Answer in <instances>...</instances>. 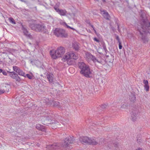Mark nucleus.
<instances>
[{
	"label": "nucleus",
	"instance_id": "1",
	"mask_svg": "<svg viewBox=\"0 0 150 150\" xmlns=\"http://www.w3.org/2000/svg\"><path fill=\"white\" fill-rule=\"evenodd\" d=\"M143 23L141 24V27L138 28L137 34L139 38L141 39L144 43L147 42L148 39L146 35L150 33V23L147 19L143 18Z\"/></svg>",
	"mask_w": 150,
	"mask_h": 150
},
{
	"label": "nucleus",
	"instance_id": "2",
	"mask_svg": "<svg viewBox=\"0 0 150 150\" xmlns=\"http://www.w3.org/2000/svg\"><path fill=\"white\" fill-rule=\"evenodd\" d=\"M74 140L73 136L68 137L64 140L62 143H54L47 145L46 148L49 150H58L61 148H68L73 143Z\"/></svg>",
	"mask_w": 150,
	"mask_h": 150
},
{
	"label": "nucleus",
	"instance_id": "3",
	"mask_svg": "<svg viewBox=\"0 0 150 150\" xmlns=\"http://www.w3.org/2000/svg\"><path fill=\"white\" fill-rule=\"evenodd\" d=\"M79 68L80 69V73L86 78L91 77L90 75L92 74L89 66L83 62H79L78 64Z\"/></svg>",
	"mask_w": 150,
	"mask_h": 150
},
{
	"label": "nucleus",
	"instance_id": "4",
	"mask_svg": "<svg viewBox=\"0 0 150 150\" xmlns=\"http://www.w3.org/2000/svg\"><path fill=\"white\" fill-rule=\"evenodd\" d=\"M65 48L61 46L59 47L55 51L51 50L50 54L52 58L55 59L58 57H61L65 53Z\"/></svg>",
	"mask_w": 150,
	"mask_h": 150
},
{
	"label": "nucleus",
	"instance_id": "5",
	"mask_svg": "<svg viewBox=\"0 0 150 150\" xmlns=\"http://www.w3.org/2000/svg\"><path fill=\"white\" fill-rule=\"evenodd\" d=\"M96 139H91L86 136L80 137L79 140L83 144H88L92 145H96L98 144Z\"/></svg>",
	"mask_w": 150,
	"mask_h": 150
},
{
	"label": "nucleus",
	"instance_id": "6",
	"mask_svg": "<svg viewBox=\"0 0 150 150\" xmlns=\"http://www.w3.org/2000/svg\"><path fill=\"white\" fill-rule=\"evenodd\" d=\"M29 26L32 30L38 32L44 31L45 28V26L44 24L42 23L38 24H35L33 23H30Z\"/></svg>",
	"mask_w": 150,
	"mask_h": 150
},
{
	"label": "nucleus",
	"instance_id": "7",
	"mask_svg": "<svg viewBox=\"0 0 150 150\" xmlns=\"http://www.w3.org/2000/svg\"><path fill=\"white\" fill-rule=\"evenodd\" d=\"M44 119L42 120V123L45 125H47V124H55L56 122L54 120H51V116L50 115H45L44 117Z\"/></svg>",
	"mask_w": 150,
	"mask_h": 150
},
{
	"label": "nucleus",
	"instance_id": "8",
	"mask_svg": "<svg viewBox=\"0 0 150 150\" xmlns=\"http://www.w3.org/2000/svg\"><path fill=\"white\" fill-rule=\"evenodd\" d=\"M54 33V34L57 37L66 38L67 36L64 30L62 29L56 28Z\"/></svg>",
	"mask_w": 150,
	"mask_h": 150
},
{
	"label": "nucleus",
	"instance_id": "9",
	"mask_svg": "<svg viewBox=\"0 0 150 150\" xmlns=\"http://www.w3.org/2000/svg\"><path fill=\"white\" fill-rule=\"evenodd\" d=\"M7 72L9 73V75L11 78L15 79L16 81L18 82H20L21 81V79L16 72L14 71L11 72L8 71Z\"/></svg>",
	"mask_w": 150,
	"mask_h": 150
},
{
	"label": "nucleus",
	"instance_id": "10",
	"mask_svg": "<svg viewBox=\"0 0 150 150\" xmlns=\"http://www.w3.org/2000/svg\"><path fill=\"white\" fill-rule=\"evenodd\" d=\"M67 57H70L72 59L76 60L79 58V56L76 53H75L74 52L71 51L66 53V58Z\"/></svg>",
	"mask_w": 150,
	"mask_h": 150
},
{
	"label": "nucleus",
	"instance_id": "11",
	"mask_svg": "<svg viewBox=\"0 0 150 150\" xmlns=\"http://www.w3.org/2000/svg\"><path fill=\"white\" fill-rule=\"evenodd\" d=\"M59 6V5L57 6H54V8L56 11L61 16H64L66 15L67 11L65 10L60 9L58 7Z\"/></svg>",
	"mask_w": 150,
	"mask_h": 150
},
{
	"label": "nucleus",
	"instance_id": "12",
	"mask_svg": "<svg viewBox=\"0 0 150 150\" xmlns=\"http://www.w3.org/2000/svg\"><path fill=\"white\" fill-rule=\"evenodd\" d=\"M22 29L23 30L24 35L29 38H30L32 37V36L28 31L26 28V26L23 25H22Z\"/></svg>",
	"mask_w": 150,
	"mask_h": 150
},
{
	"label": "nucleus",
	"instance_id": "13",
	"mask_svg": "<svg viewBox=\"0 0 150 150\" xmlns=\"http://www.w3.org/2000/svg\"><path fill=\"white\" fill-rule=\"evenodd\" d=\"M66 54L64 56L62 59H64V61H67V63L68 65H71L74 64L73 59L70 57L66 58Z\"/></svg>",
	"mask_w": 150,
	"mask_h": 150
},
{
	"label": "nucleus",
	"instance_id": "14",
	"mask_svg": "<svg viewBox=\"0 0 150 150\" xmlns=\"http://www.w3.org/2000/svg\"><path fill=\"white\" fill-rule=\"evenodd\" d=\"M36 128L44 132H46L45 127L40 124H37L36 126Z\"/></svg>",
	"mask_w": 150,
	"mask_h": 150
},
{
	"label": "nucleus",
	"instance_id": "15",
	"mask_svg": "<svg viewBox=\"0 0 150 150\" xmlns=\"http://www.w3.org/2000/svg\"><path fill=\"white\" fill-rule=\"evenodd\" d=\"M102 14L104 18L106 20H109L110 16L108 14V13L105 10L101 11Z\"/></svg>",
	"mask_w": 150,
	"mask_h": 150
},
{
	"label": "nucleus",
	"instance_id": "16",
	"mask_svg": "<svg viewBox=\"0 0 150 150\" xmlns=\"http://www.w3.org/2000/svg\"><path fill=\"white\" fill-rule=\"evenodd\" d=\"M137 111L136 110H133L131 112L132 120L133 121H135L136 119Z\"/></svg>",
	"mask_w": 150,
	"mask_h": 150
},
{
	"label": "nucleus",
	"instance_id": "17",
	"mask_svg": "<svg viewBox=\"0 0 150 150\" xmlns=\"http://www.w3.org/2000/svg\"><path fill=\"white\" fill-rule=\"evenodd\" d=\"M129 99L131 102L134 103L136 100V97L135 96V94L134 93H130L129 95Z\"/></svg>",
	"mask_w": 150,
	"mask_h": 150
},
{
	"label": "nucleus",
	"instance_id": "18",
	"mask_svg": "<svg viewBox=\"0 0 150 150\" xmlns=\"http://www.w3.org/2000/svg\"><path fill=\"white\" fill-rule=\"evenodd\" d=\"M52 76L53 74L49 72L47 73V78L49 82L50 83H52L53 82V77Z\"/></svg>",
	"mask_w": 150,
	"mask_h": 150
},
{
	"label": "nucleus",
	"instance_id": "19",
	"mask_svg": "<svg viewBox=\"0 0 150 150\" xmlns=\"http://www.w3.org/2000/svg\"><path fill=\"white\" fill-rule=\"evenodd\" d=\"M79 44L77 42H74L72 45L73 48L76 50H79Z\"/></svg>",
	"mask_w": 150,
	"mask_h": 150
},
{
	"label": "nucleus",
	"instance_id": "20",
	"mask_svg": "<svg viewBox=\"0 0 150 150\" xmlns=\"http://www.w3.org/2000/svg\"><path fill=\"white\" fill-rule=\"evenodd\" d=\"M53 107L56 108H59L61 105L60 103L58 101L53 100Z\"/></svg>",
	"mask_w": 150,
	"mask_h": 150
},
{
	"label": "nucleus",
	"instance_id": "21",
	"mask_svg": "<svg viewBox=\"0 0 150 150\" xmlns=\"http://www.w3.org/2000/svg\"><path fill=\"white\" fill-rule=\"evenodd\" d=\"M17 73L18 74V75L22 76L24 77L25 76H24L25 75V73L21 69L19 70V71H18V72Z\"/></svg>",
	"mask_w": 150,
	"mask_h": 150
},
{
	"label": "nucleus",
	"instance_id": "22",
	"mask_svg": "<svg viewBox=\"0 0 150 150\" xmlns=\"http://www.w3.org/2000/svg\"><path fill=\"white\" fill-rule=\"evenodd\" d=\"M10 88V86L9 84H6V86H5V88H4L3 90L5 92H8Z\"/></svg>",
	"mask_w": 150,
	"mask_h": 150
},
{
	"label": "nucleus",
	"instance_id": "23",
	"mask_svg": "<svg viewBox=\"0 0 150 150\" xmlns=\"http://www.w3.org/2000/svg\"><path fill=\"white\" fill-rule=\"evenodd\" d=\"M30 74H32V75H30V74H25V75H24L25 76H24V77H27L30 79H32L33 78V75L32 73H31Z\"/></svg>",
	"mask_w": 150,
	"mask_h": 150
},
{
	"label": "nucleus",
	"instance_id": "24",
	"mask_svg": "<svg viewBox=\"0 0 150 150\" xmlns=\"http://www.w3.org/2000/svg\"><path fill=\"white\" fill-rule=\"evenodd\" d=\"M38 61L37 60L33 59V60H30V63L32 64V65H37L38 64Z\"/></svg>",
	"mask_w": 150,
	"mask_h": 150
},
{
	"label": "nucleus",
	"instance_id": "25",
	"mask_svg": "<svg viewBox=\"0 0 150 150\" xmlns=\"http://www.w3.org/2000/svg\"><path fill=\"white\" fill-rule=\"evenodd\" d=\"M13 71H14V72H16V73L20 69V68L16 66H13Z\"/></svg>",
	"mask_w": 150,
	"mask_h": 150
},
{
	"label": "nucleus",
	"instance_id": "26",
	"mask_svg": "<svg viewBox=\"0 0 150 150\" xmlns=\"http://www.w3.org/2000/svg\"><path fill=\"white\" fill-rule=\"evenodd\" d=\"M53 101L48 100L45 102L46 105L47 106H50L52 105L53 104Z\"/></svg>",
	"mask_w": 150,
	"mask_h": 150
},
{
	"label": "nucleus",
	"instance_id": "27",
	"mask_svg": "<svg viewBox=\"0 0 150 150\" xmlns=\"http://www.w3.org/2000/svg\"><path fill=\"white\" fill-rule=\"evenodd\" d=\"M91 59L94 63H95L96 62H98V60L95 57V56L93 55L92 56V57Z\"/></svg>",
	"mask_w": 150,
	"mask_h": 150
},
{
	"label": "nucleus",
	"instance_id": "28",
	"mask_svg": "<svg viewBox=\"0 0 150 150\" xmlns=\"http://www.w3.org/2000/svg\"><path fill=\"white\" fill-rule=\"evenodd\" d=\"M86 56L87 58H90L91 59L92 56H93L91 53L90 52H87L86 53Z\"/></svg>",
	"mask_w": 150,
	"mask_h": 150
},
{
	"label": "nucleus",
	"instance_id": "29",
	"mask_svg": "<svg viewBox=\"0 0 150 150\" xmlns=\"http://www.w3.org/2000/svg\"><path fill=\"white\" fill-rule=\"evenodd\" d=\"M128 106V105L126 103H125L121 106V108H127Z\"/></svg>",
	"mask_w": 150,
	"mask_h": 150
},
{
	"label": "nucleus",
	"instance_id": "30",
	"mask_svg": "<svg viewBox=\"0 0 150 150\" xmlns=\"http://www.w3.org/2000/svg\"><path fill=\"white\" fill-rule=\"evenodd\" d=\"M10 22L13 23V24H15L16 22L14 19L12 18H9Z\"/></svg>",
	"mask_w": 150,
	"mask_h": 150
},
{
	"label": "nucleus",
	"instance_id": "31",
	"mask_svg": "<svg viewBox=\"0 0 150 150\" xmlns=\"http://www.w3.org/2000/svg\"><path fill=\"white\" fill-rule=\"evenodd\" d=\"M102 46L103 48V49L104 50V51H107V49L106 47V46L104 42H103L102 43Z\"/></svg>",
	"mask_w": 150,
	"mask_h": 150
},
{
	"label": "nucleus",
	"instance_id": "32",
	"mask_svg": "<svg viewBox=\"0 0 150 150\" xmlns=\"http://www.w3.org/2000/svg\"><path fill=\"white\" fill-rule=\"evenodd\" d=\"M144 89L146 91H147L149 90V85H144Z\"/></svg>",
	"mask_w": 150,
	"mask_h": 150
},
{
	"label": "nucleus",
	"instance_id": "33",
	"mask_svg": "<svg viewBox=\"0 0 150 150\" xmlns=\"http://www.w3.org/2000/svg\"><path fill=\"white\" fill-rule=\"evenodd\" d=\"M107 106V105L105 104H103L101 105V107L103 109H105L106 108Z\"/></svg>",
	"mask_w": 150,
	"mask_h": 150
},
{
	"label": "nucleus",
	"instance_id": "34",
	"mask_svg": "<svg viewBox=\"0 0 150 150\" xmlns=\"http://www.w3.org/2000/svg\"><path fill=\"white\" fill-rule=\"evenodd\" d=\"M65 24L67 28H69L70 29H72L74 30V28H73L69 26V25H68L66 23H65Z\"/></svg>",
	"mask_w": 150,
	"mask_h": 150
},
{
	"label": "nucleus",
	"instance_id": "35",
	"mask_svg": "<svg viewBox=\"0 0 150 150\" xmlns=\"http://www.w3.org/2000/svg\"><path fill=\"white\" fill-rule=\"evenodd\" d=\"M143 81L144 85H148V81L147 80H144Z\"/></svg>",
	"mask_w": 150,
	"mask_h": 150
},
{
	"label": "nucleus",
	"instance_id": "36",
	"mask_svg": "<svg viewBox=\"0 0 150 150\" xmlns=\"http://www.w3.org/2000/svg\"><path fill=\"white\" fill-rule=\"evenodd\" d=\"M116 39L118 41V43H119V42H121L120 41V39L118 36L117 35L116 36Z\"/></svg>",
	"mask_w": 150,
	"mask_h": 150
},
{
	"label": "nucleus",
	"instance_id": "37",
	"mask_svg": "<svg viewBox=\"0 0 150 150\" xmlns=\"http://www.w3.org/2000/svg\"><path fill=\"white\" fill-rule=\"evenodd\" d=\"M89 25L93 28V30L94 31L95 33H96V31L95 30V28L94 27V26L93 25H91V24H89Z\"/></svg>",
	"mask_w": 150,
	"mask_h": 150
},
{
	"label": "nucleus",
	"instance_id": "38",
	"mask_svg": "<svg viewBox=\"0 0 150 150\" xmlns=\"http://www.w3.org/2000/svg\"><path fill=\"white\" fill-rule=\"evenodd\" d=\"M122 46L121 45V42H119V48L120 49H122Z\"/></svg>",
	"mask_w": 150,
	"mask_h": 150
},
{
	"label": "nucleus",
	"instance_id": "39",
	"mask_svg": "<svg viewBox=\"0 0 150 150\" xmlns=\"http://www.w3.org/2000/svg\"><path fill=\"white\" fill-rule=\"evenodd\" d=\"M2 73L4 75L6 76L7 75V73L4 70H3V71Z\"/></svg>",
	"mask_w": 150,
	"mask_h": 150
},
{
	"label": "nucleus",
	"instance_id": "40",
	"mask_svg": "<svg viewBox=\"0 0 150 150\" xmlns=\"http://www.w3.org/2000/svg\"><path fill=\"white\" fill-rule=\"evenodd\" d=\"M94 40L97 42H100V40L99 39H98L97 38H94L93 39Z\"/></svg>",
	"mask_w": 150,
	"mask_h": 150
},
{
	"label": "nucleus",
	"instance_id": "41",
	"mask_svg": "<svg viewBox=\"0 0 150 150\" xmlns=\"http://www.w3.org/2000/svg\"><path fill=\"white\" fill-rule=\"evenodd\" d=\"M4 91L3 89H0V95L4 93Z\"/></svg>",
	"mask_w": 150,
	"mask_h": 150
},
{
	"label": "nucleus",
	"instance_id": "42",
	"mask_svg": "<svg viewBox=\"0 0 150 150\" xmlns=\"http://www.w3.org/2000/svg\"><path fill=\"white\" fill-rule=\"evenodd\" d=\"M113 145H114V146L115 147V148L116 147L117 148V146H118V145H117V144H113Z\"/></svg>",
	"mask_w": 150,
	"mask_h": 150
},
{
	"label": "nucleus",
	"instance_id": "43",
	"mask_svg": "<svg viewBox=\"0 0 150 150\" xmlns=\"http://www.w3.org/2000/svg\"><path fill=\"white\" fill-rule=\"evenodd\" d=\"M116 23H117V29L119 31L120 30V27H119V25L118 24Z\"/></svg>",
	"mask_w": 150,
	"mask_h": 150
},
{
	"label": "nucleus",
	"instance_id": "44",
	"mask_svg": "<svg viewBox=\"0 0 150 150\" xmlns=\"http://www.w3.org/2000/svg\"><path fill=\"white\" fill-rule=\"evenodd\" d=\"M113 60H114V59L113 58L112 59H111V60H109V62L110 63H112L113 62Z\"/></svg>",
	"mask_w": 150,
	"mask_h": 150
},
{
	"label": "nucleus",
	"instance_id": "45",
	"mask_svg": "<svg viewBox=\"0 0 150 150\" xmlns=\"http://www.w3.org/2000/svg\"><path fill=\"white\" fill-rule=\"evenodd\" d=\"M98 62L100 63H101L102 64H103V62L101 60L100 61L98 60Z\"/></svg>",
	"mask_w": 150,
	"mask_h": 150
},
{
	"label": "nucleus",
	"instance_id": "46",
	"mask_svg": "<svg viewBox=\"0 0 150 150\" xmlns=\"http://www.w3.org/2000/svg\"><path fill=\"white\" fill-rule=\"evenodd\" d=\"M136 150H142V149L141 148H139L138 149H136Z\"/></svg>",
	"mask_w": 150,
	"mask_h": 150
},
{
	"label": "nucleus",
	"instance_id": "47",
	"mask_svg": "<svg viewBox=\"0 0 150 150\" xmlns=\"http://www.w3.org/2000/svg\"><path fill=\"white\" fill-rule=\"evenodd\" d=\"M3 69H0V73H2L3 71Z\"/></svg>",
	"mask_w": 150,
	"mask_h": 150
},
{
	"label": "nucleus",
	"instance_id": "48",
	"mask_svg": "<svg viewBox=\"0 0 150 150\" xmlns=\"http://www.w3.org/2000/svg\"><path fill=\"white\" fill-rule=\"evenodd\" d=\"M59 5L60 3H57L55 6H57L59 5Z\"/></svg>",
	"mask_w": 150,
	"mask_h": 150
},
{
	"label": "nucleus",
	"instance_id": "49",
	"mask_svg": "<svg viewBox=\"0 0 150 150\" xmlns=\"http://www.w3.org/2000/svg\"><path fill=\"white\" fill-rule=\"evenodd\" d=\"M103 2V3H104V2H105L106 1H105V0H102Z\"/></svg>",
	"mask_w": 150,
	"mask_h": 150
},
{
	"label": "nucleus",
	"instance_id": "50",
	"mask_svg": "<svg viewBox=\"0 0 150 150\" xmlns=\"http://www.w3.org/2000/svg\"><path fill=\"white\" fill-rule=\"evenodd\" d=\"M94 0L95 1H97L98 2H99V0Z\"/></svg>",
	"mask_w": 150,
	"mask_h": 150
},
{
	"label": "nucleus",
	"instance_id": "51",
	"mask_svg": "<svg viewBox=\"0 0 150 150\" xmlns=\"http://www.w3.org/2000/svg\"><path fill=\"white\" fill-rule=\"evenodd\" d=\"M112 29L113 30H114V28L113 27L112 28Z\"/></svg>",
	"mask_w": 150,
	"mask_h": 150
},
{
	"label": "nucleus",
	"instance_id": "52",
	"mask_svg": "<svg viewBox=\"0 0 150 150\" xmlns=\"http://www.w3.org/2000/svg\"><path fill=\"white\" fill-rule=\"evenodd\" d=\"M105 51V52L106 53H107V51H108H108L107 50V51Z\"/></svg>",
	"mask_w": 150,
	"mask_h": 150
}]
</instances>
